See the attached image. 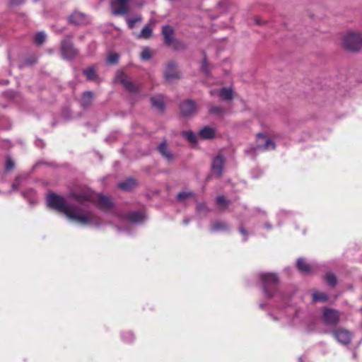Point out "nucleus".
Returning <instances> with one entry per match:
<instances>
[{
    "label": "nucleus",
    "mask_w": 362,
    "mask_h": 362,
    "mask_svg": "<svg viewBox=\"0 0 362 362\" xmlns=\"http://www.w3.org/2000/svg\"><path fill=\"white\" fill-rule=\"evenodd\" d=\"M199 136L204 139H212L215 136V130L210 127H205L199 131Z\"/></svg>",
    "instance_id": "dca6fc26"
},
{
    "label": "nucleus",
    "mask_w": 362,
    "mask_h": 362,
    "mask_svg": "<svg viewBox=\"0 0 362 362\" xmlns=\"http://www.w3.org/2000/svg\"><path fill=\"white\" fill-rule=\"evenodd\" d=\"M158 149L160 153L168 160H172L173 159V154L171 153L168 149L165 142H162L158 146Z\"/></svg>",
    "instance_id": "4468645a"
},
{
    "label": "nucleus",
    "mask_w": 362,
    "mask_h": 362,
    "mask_svg": "<svg viewBox=\"0 0 362 362\" xmlns=\"http://www.w3.org/2000/svg\"><path fill=\"white\" fill-rule=\"evenodd\" d=\"M228 228V226L223 222H215L211 225L212 231L225 230Z\"/></svg>",
    "instance_id": "a878e982"
},
{
    "label": "nucleus",
    "mask_w": 362,
    "mask_h": 362,
    "mask_svg": "<svg viewBox=\"0 0 362 362\" xmlns=\"http://www.w3.org/2000/svg\"><path fill=\"white\" fill-rule=\"evenodd\" d=\"M144 218V214L138 211L132 212L127 215V219L132 223H139Z\"/></svg>",
    "instance_id": "6ab92c4d"
},
{
    "label": "nucleus",
    "mask_w": 362,
    "mask_h": 362,
    "mask_svg": "<svg viewBox=\"0 0 362 362\" xmlns=\"http://www.w3.org/2000/svg\"><path fill=\"white\" fill-rule=\"evenodd\" d=\"M46 39V35L43 32H39L35 35V42L37 45H42Z\"/></svg>",
    "instance_id": "cd10ccee"
},
{
    "label": "nucleus",
    "mask_w": 362,
    "mask_h": 362,
    "mask_svg": "<svg viewBox=\"0 0 362 362\" xmlns=\"http://www.w3.org/2000/svg\"><path fill=\"white\" fill-rule=\"evenodd\" d=\"M298 269L304 273H309L312 271L311 267L302 258L297 261Z\"/></svg>",
    "instance_id": "aec40b11"
},
{
    "label": "nucleus",
    "mask_w": 362,
    "mask_h": 362,
    "mask_svg": "<svg viewBox=\"0 0 362 362\" xmlns=\"http://www.w3.org/2000/svg\"><path fill=\"white\" fill-rule=\"evenodd\" d=\"M69 20L71 23L76 25H81L85 23L86 17L84 14L80 12H74L69 17Z\"/></svg>",
    "instance_id": "f3484780"
},
{
    "label": "nucleus",
    "mask_w": 362,
    "mask_h": 362,
    "mask_svg": "<svg viewBox=\"0 0 362 362\" xmlns=\"http://www.w3.org/2000/svg\"><path fill=\"white\" fill-rule=\"evenodd\" d=\"M135 185L136 182L132 179H128L118 184V187L124 190H129L132 189Z\"/></svg>",
    "instance_id": "4be33fe9"
},
{
    "label": "nucleus",
    "mask_w": 362,
    "mask_h": 362,
    "mask_svg": "<svg viewBox=\"0 0 362 362\" xmlns=\"http://www.w3.org/2000/svg\"><path fill=\"white\" fill-rule=\"evenodd\" d=\"M224 163L225 160L223 157L220 155L217 156L213 160L212 170L218 177L222 175Z\"/></svg>",
    "instance_id": "ddd939ff"
},
{
    "label": "nucleus",
    "mask_w": 362,
    "mask_h": 362,
    "mask_svg": "<svg viewBox=\"0 0 362 362\" xmlns=\"http://www.w3.org/2000/svg\"><path fill=\"white\" fill-rule=\"evenodd\" d=\"M255 21L256 24H257V25H262L264 23V21H263L262 20H261L259 18H255Z\"/></svg>",
    "instance_id": "58836bf2"
},
{
    "label": "nucleus",
    "mask_w": 362,
    "mask_h": 362,
    "mask_svg": "<svg viewBox=\"0 0 362 362\" xmlns=\"http://www.w3.org/2000/svg\"><path fill=\"white\" fill-rule=\"evenodd\" d=\"M341 46L351 52H358L362 49V34L359 32L349 31L341 39Z\"/></svg>",
    "instance_id": "7ed1b4c3"
},
{
    "label": "nucleus",
    "mask_w": 362,
    "mask_h": 362,
    "mask_svg": "<svg viewBox=\"0 0 362 362\" xmlns=\"http://www.w3.org/2000/svg\"><path fill=\"white\" fill-rule=\"evenodd\" d=\"M193 193L190 192H182L177 194V199L180 201H185L188 198L192 197Z\"/></svg>",
    "instance_id": "7c9ffc66"
},
{
    "label": "nucleus",
    "mask_w": 362,
    "mask_h": 362,
    "mask_svg": "<svg viewBox=\"0 0 362 362\" xmlns=\"http://www.w3.org/2000/svg\"><path fill=\"white\" fill-rule=\"evenodd\" d=\"M216 202L219 207L223 209H226L228 205V201L223 196L218 197Z\"/></svg>",
    "instance_id": "c85d7f7f"
},
{
    "label": "nucleus",
    "mask_w": 362,
    "mask_h": 362,
    "mask_svg": "<svg viewBox=\"0 0 362 362\" xmlns=\"http://www.w3.org/2000/svg\"><path fill=\"white\" fill-rule=\"evenodd\" d=\"M62 57L65 59H72L77 54L78 51L75 49L69 40H64L62 42Z\"/></svg>",
    "instance_id": "9d476101"
},
{
    "label": "nucleus",
    "mask_w": 362,
    "mask_h": 362,
    "mask_svg": "<svg viewBox=\"0 0 362 362\" xmlns=\"http://www.w3.org/2000/svg\"><path fill=\"white\" fill-rule=\"evenodd\" d=\"M325 280L331 286H334L337 283V279L332 273H327L325 276Z\"/></svg>",
    "instance_id": "c756f323"
},
{
    "label": "nucleus",
    "mask_w": 362,
    "mask_h": 362,
    "mask_svg": "<svg viewBox=\"0 0 362 362\" xmlns=\"http://www.w3.org/2000/svg\"><path fill=\"white\" fill-rule=\"evenodd\" d=\"M93 93L91 92H86L83 94L81 100V105L83 107L88 106L92 100Z\"/></svg>",
    "instance_id": "b1692460"
},
{
    "label": "nucleus",
    "mask_w": 362,
    "mask_h": 362,
    "mask_svg": "<svg viewBox=\"0 0 362 362\" xmlns=\"http://www.w3.org/2000/svg\"><path fill=\"white\" fill-rule=\"evenodd\" d=\"M205 209H206V206H205V204H198V206H197V210H198L199 211H204V210H205Z\"/></svg>",
    "instance_id": "4c0bfd02"
},
{
    "label": "nucleus",
    "mask_w": 362,
    "mask_h": 362,
    "mask_svg": "<svg viewBox=\"0 0 362 362\" xmlns=\"http://www.w3.org/2000/svg\"><path fill=\"white\" fill-rule=\"evenodd\" d=\"M183 134L185 139L188 140L190 143H196V136L192 132H184Z\"/></svg>",
    "instance_id": "2f4dec72"
},
{
    "label": "nucleus",
    "mask_w": 362,
    "mask_h": 362,
    "mask_svg": "<svg viewBox=\"0 0 362 362\" xmlns=\"http://www.w3.org/2000/svg\"><path fill=\"white\" fill-rule=\"evenodd\" d=\"M131 0H112L111 1L112 12L114 15H124L129 12L128 4Z\"/></svg>",
    "instance_id": "6e6552de"
},
{
    "label": "nucleus",
    "mask_w": 362,
    "mask_h": 362,
    "mask_svg": "<svg viewBox=\"0 0 362 362\" xmlns=\"http://www.w3.org/2000/svg\"><path fill=\"white\" fill-rule=\"evenodd\" d=\"M152 105L159 110L163 109V98L160 95L155 96L151 99Z\"/></svg>",
    "instance_id": "412c9836"
},
{
    "label": "nucleus",
    "mask_w": 362,
    "mask_h": 362,
    "mask_svg": "<svg viewBox=\"0 0 362 362\" xmlns=\"http://www.w3.org/2000/svg\"><path fill=\"white\" fill-rule=\"evenodd\" d=\"M49 207L64 213L66 217L82 225H92L99 226L100 219L91 212L85 211L83 209L72 204H67L63 197L51 194L47 198Z\"/></svg>",
    "instance_id": "f257e3e1"
},
{
    "label": "nucleus",
    "mask_w": 362,
    "mask_h": 362,
    "mask_svg": "<svg viewBox=\"0 0 362 362\" xmlns=\"http://www.w3.org/2000/svg\"><path fill=\"white\" fill-rule=\"evenodd\" d=\"M115 81L123 85L124 87L130 92H136L140 88L139 85L134 84L130 78L121 71H118L116 73Z\"/></svg>",
    "instance_id": "20e7f679"
},
{
    "label": "nucleus",
    "mask_w": 362,
    "mask_h": 362,
    "mask_svg": "<svg viewBox=\"0 0 362 362\" xmlns=\"http://www.w3.org/2000/svg\"><path fill=\"white\" fill-rule=\"evenodd\" d=\"M83 74L86 75L88 80H94L97 75L95 69L93 67H88L83 71Z\"/></svg>",
    "instance_id": "bb28decb"
},
{
    "label": "nucleus",
    "mask_w": 362,
    "mask_h": 362,
    "mask_svg": "<svg viewBox=\"0 0 362 362\" xmlns=\"http://www.w3.org/2000/svg\"><path fill=\"white\" fill-rule=\"evenodd\" d=\"M180 112L183 116H190L196 112V103L190 100H185L180 104Z\"/></svg>",
    "instance_id": "f8f14e48"
},
{
    "label": "nucleus",
    "mask_w": 362,
    "mask_h": 362,
    "mask_svg": "<svg viewBox=\"0 0 362 362\" xmlns=\"http://www.w3.org/2000/svg\"><path fill=\"white\" fill-rule=\"evenodd\" d=\"M165 80L170 83L175 82L180 78V71L174 62H170L164 71Z\"/></svg>",
    "instance_id": "0eeeda50"
},
{
    "label": "nucleus",
    "mask_w": 362,
    "mask_h": 362,
    "mask_svg": "<svg viewBox=\"0 0 362 362\" xmlns=\"http://www.w3.org/2000/svg\"><path fill=\"white\" fill-rule=\"evenodd\" d=\"M260 276L262 280L265 295L269 298L272 297V294L270 293L268 289L269 287L275 286L278 284V276L276 274L272 273H264L262 274Z\"/></svg>",
    "instance_id": "423d86ee"
},
{
    "label": "nucleus",
    "mask_w": 362,
    "mask_h": 362,
    "mask_svg": "<svg viewBox=\"0 0 362 362\" xmlns=\"http://www.w3.org/2000/svg\"><path fill=\"white\" fill-rule=\"evenodd\" d=\"M119 55L117 53H111L109 54L107 60L110 64H115L117 62Z\"/></svg>",
    "instance_id": "f704fd0d"
},
{
    "label": "nucleus",
    "mask_w": 362,
    "mask_h": 362,
    "mask_svg": "<svg viewBox=\"0 0 362 362\" xmlns=\"http://www.w3.org/2000/svg\"><path fill=\"white\" fill-rule=\"evenodd\" d=\"M218 92H219V91H218V90H211V91H210V94L213 95H215V94H216V93H217V94H218Z\"/></svg>",
    "instance_id": "37998d69"
},
{
    "label": "nucleus",
    "mask_w": 362,
    "mask_h": 362,
    "mask_svg": "<svg viewBox=\"0 0 362 362\" xmlns=\"http://www.w3.org/2000/svg\"><path fill=\"white\" fill-rule=\"evenodd\" d=\"M141 21V18L140 16H138V17H136V18H128L127 19V24H128V26L129 27V28H133L135 25V24L137 23V22H139Z\"/></svg>",
    "instance_id": "72a5a7b5"
},
{
    "label": "nucleus",
    "mask_w": 362,
    "mask_h": 362,
    "mask_svg": "<svg viewBox=\"0 0 362 362\" xmlns=\"http://www.w3.org/2000/svg\"><path fill=\"white\" fill-rule=\"evenodd\" d=\"M312 296L313 302H326L328 300L327 295L323 292L316 291L314 292Z\"/></svg>",
    "instance_id": "5701e85b"
},
{
    "label": "nucleus",
    "mask_w": 362,
    "mask_h": 362,
    "mask_svg": "<svg viewBox=\"0 0 362 362\" xmlns=\"http://www.w3.org/2000/svg\"><path fill=\"white\" fill-rule=\"evenodd\" d=\"M202 69L206 74L208 73V69H206V60H204V62H203Z\"/></svg>",
    "instance_id": "a19ab883"
},
{
    "label": "nucleus",
    "mask_w": 362,
    "mask_h": 362,
    "mask_svg": "<svg viewBox=\"0 0 362 362\" xmlns=\"http://www.w3.org/2000/svg\"><path fill=\"white\" fill-rule=\"evenodd\" d=\"M257 149L263 151H271L276 148L274 141L263 134H258Z\"/></svg>",
    "instance_id": "1a4fd4ad"
},
{
    "label": "nucleus",
    "mask_w": 362,
    "mask_h": 362,
    "mask_svg": "<svg viewBox=\"0 0 362 362\" xmlns=\"http://www.w3.org/2000/svg\"><path fill=\"white\" fill-rule=\"evenodd\" d=\"M163 35L165 42L168 45H171L173 41V29L169 25H165L163 28Z\"/></svg>",
    "instance_id": "2eb2a0df"
},
{
    "label": "nucleus",
    "mask_w": 362,
    "mask_h": 362,
    "mask_svg": "<svg viewBox=\"0 0 362 362\" xmlns=\"http://www.w3.org/2000/svg\"><path fill=\"white\" fill-rule=\"evenodd\" d=\"M333 335L339 342L343 344H349L352 337L351 333L343 328H339L333 331Z\"/></svg>",
    "instance_id": "9b49d317"
},
{
    "label": "nucleus",
    "mask_w": 362,
    "mask_h": 362,
    "mask_svg": "<svg viewBox=\"0 0 362 362\" xmlns=\"http://www.w3.org/2000/svg\"><path fill=\"white\" fill-rule=\"evenodd\" d=\"M211 113L221 114L223 112V109L218 106L211 107L209 110Z\"/></svg>",
    "instance_id": "c9c22d12"
},
{
    "label": "nucleus",
    "mask_w": 362,
    "mask_h": 362,
    "mask_svg": "<svg viewBox=\"0 0 362 362\" xmlns=\"http://www.w3.org/2000/svg\"><path fill=\"white\" fill-rule=\"evenodd\" d=\"M14 167V163L11 158H8L6 163V170H11Z\"/></svg>",
    "instance_id": "e433bc0d"
},
{
    "label": "nucleus",
    "mask_w": 362,
    "mask_h": 362,
    "mask_svg": "<svg viewBox=\"0 0 362 362\" xmlns=\"http://www.w3.org/2000/svg\"><path fill=\"white\" fill-rule=\"evenodd\" d=\"M23 1V0H11V3L14 5L20 4Z\"/></svg>",
    "instance_id": "ea45409f"
},
{
    "label": "nucleus",
    "mask_w": 362,
    "mask_h": 362,
    "mask_svg": "<svg viewBox=\"0 0 362 362\" xmlns=\"http://www.w3.org/2000/svg\"><path fill=\"white\" fill-rule=\"evenodd\" d=\"M152 35V30L149 25H146L143 28L141 33L139 34V38L148 39Z\"/></svg>",
    "instance_id": "393cba45"
},
{
    "label": "nucleus",
    "mask_w": 362,
    "mask_h": 362,
    "mask_svg": "<svg viewBox=\"0 0 362 362\" xmlns=\"http://www.w3.org/2000/svg\"><path fill=\"white\" fill-rule=\"evenodd\" d=\"M71 196L76 199L77 202L81 204L83 202H98L99 206L103 209H107L111 207L112 202L110 198L94 194L89 189H86L79 193H73Z\"/></svg>",
    "instance_id": "f03ea898"
},
{
    "label": "nucleus",
    "mask_w": 362,
    "mask_h": 362,
    "mask_svg": "<svg viewBox=\"0 0 362 362\" xmlns=\"http://www.w3.org/2000/svg\"><path fill=\"white\" fill-rule=\"evenodd\" d=\"M240 231L243 235H246L247 234L246 230L243 228H242V227L240 228Z\"/></svg>",
    "instance_id": "79ce46f5"
},
{
    "label": "nucleus",
    "mask_w": 362,
    "mask_h": 362,
    "mask_svg": "<svg viewBox=\"0 0 362 362\" xmlns=\"http://www.w3.org/2000/svg\"><path fill=\"white\" fill-rule=\"evenodd\" d=\"M218 95L225 100H230L233 99V90L230 88H223L218 92Z\"/></svg>",
    "instance_id": "a211bd4d"
},
{
    "label": "nucleus",
    "mask_w": 362,
    "mask_h": 362,
    "mask_svg": "<svg viewBox=\"0 0 362 362\" xmlns=\"http://www.w3.org/2000/svg\"><path fill=\"white\" fill-rule=\"evenodd\" d=\"M151 57V51L148 48H144L141 53V58L143 60H148Z\"/></svg>",
    "instance_id": "473e14b6"
},
{
    "label": "nucleus",
    "mask_w": 362,
    "mask_h": 362,
    "mask_svg": "<svg viewBox=\"0 0 362 362\" xmlns=\"http://www.w3.org/2000/svg\"><path fill=\"white\" fill-rule=\"evenodd\" d=\"M340 319V313L337 310L324 308L322 311V320L325 324L330 326L337 325Z\"/></svg>",
    "instance_id": "39448f33"
}]
</instances>
